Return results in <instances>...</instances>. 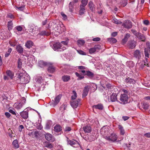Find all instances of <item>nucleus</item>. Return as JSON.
<instances>
[{
    "mask_svg": "<svg viewBox=\"0 0 150 150\" xmlns=\"http://www.w3.org/2000/svg\"><path fill=\"white\" fill-rule=\"evenodd\" d=\"M55 21H51L50 22L48 25V26L47 27V28H51L52 27V28L55 27L54 28V30L55 31L54 33L57 35H58L60 33H62V32L65 30V27L63 24H58L57 25L55 23Z\"/></svg>",
    "mask_w": 150,
    "mask_h": 150,
    "instance_id": "nucleus-1",
    "label": "nucleus"
},
{
    "mask_svg": "<svg viewBox=\"0 0 150 150\" xmlns=\"http://www.w3.org/2000/svg\"><path fill=\"white\" fill-rule=\"evenodd\" d=\"M18 74V77L21 81L24 83H27L29 82L30 77L27 74L21 73Z\"/></svg>",
    "mask_w": 150,
    "mask_h": 150,
    "instance_id": "nucleus-2",
    "label": "nucleus"
},
{
    "mask_svg": "<svg viewBox=\"0 0 150 150\" xmlns=\"http://www.w3.org/2000/svg\"><path fill=\"white\" fill-rule=\"evenodd\" d=\"M104 138L108 141L114 142L117 140L118 137L117 134L113 132L111 133L110 136H106Z\"/></svg>",
    "mask_w": 150,
    "mask_h": 150,
    "instance_id": "nucleus-3",
    "label": "nucleus"
},
{
    "mask_svg": "<svg viewBox=\"0 0 150 150\" xmlns=\"http://www.w3.org/2000/svg\"><path fill=\"white\" fill-rule=\"evenodd\" d=\"M120 102L119 101L120 104H125L128 102V97L127 95L125 93L121 94L120 96Z\"/></svg>",
    "mask_w": 150,
    "mask_h": 150,
    "instance_id": "nucleus-4",
    "label": "nucleus"
},
{
    "mask_svg": "<svg viewBox=\"0 0 150 150\" xmlns=\"http://www.w3.org/2000/svg\"><path fill=\"white\" fill-rule=\"evenodd\" d=\"M26 101L25 98L23 97L20 103H15L13 107L16 109L19 110L22 107L23 105L25 103Z\"/></svg>",
    "mask_w": 150,
    "mask_h": 150,
    "instance_id": "nucleus-5",
    "label": "nucleus"
},
{
    "mask_svg": "<svg viewBox=\"0 0 150 150\" xmlns=\"http://www.w3.org/2000/svg\"><path fill=\"white\" fill-rule=\"evenodd\" d=\"M52 63L46 62L42 60H39L38 61V65L41 68H44L46 66L51 65Z\"/></svg>",
    "mask_w": 150,
    "mask_h": 150,
    "instance_id": "nucleus-6",
    "label": "nucleus"
},
{
    "mask_svg": "<svg viewBox=\"0 0 150 150\" xmlns=\"http://www.w3.org/2000/svg\"><path fill=\"white\" fill-rule=\"evenodd\" d=\"M67 143L74 147H78L80 146L79 142L74 140H68Z\"/></svg>",
    "mask_w": 150,
    "mask_h": 150,
    "instance_id": "nucleus-7",
    "label": "nucleus"
},
{
    "mask_svg": "<svg viewBox=\"0 0 150 150\" xmlns=\"http://www.w3.org/2000/svg\"><path fill=\"white\" fill-rule=\"evenodd\" d=\"M50 46L52 49L55 51H62V50L60 49V43L59 42H55L53 45L50 44Z\"/></svg>",
    "mask_w": 150,
    "mask_h": 150,
    "instance_id": "nucleus-8",
    "label": "nucleus"
},
{
    "mask_svg": "<svg viewBox=\"0 0 150 150\" xmlns=\"http://www.w3.org/2000/svg\"><path fill=\"white\" fill-rule=\"evenodd\" d=\"M68 42L67 41H62L60 43V49L62 51L66 49L67 47Z\"/></svg>",
    "mask_w": 150,
    "mask_h": 150,
    "instance_id": "nucleus-9",
    "label": "nucleus"
},
{
    "mask_svg": "<svg viewBox=\"0 0 150 150\" xmlns=\"http://www.w3.org/2000/svg\"><path fill=\"white\" fill-rule=\"evenodd\" d=\"M80 101V100L78 99L75 100H71L70 104L72 107L73 108H76L79 105V102Z\"/></svg>",
    "mask_w": 150,
    "mask_h": 150,
    "instance_id": "nucleus-10",
    "label": "nucleus"
},
{
    "mask_svg": "<svg viewBox=\"0 0 150 150\" xmlns=\"http://www.w3.org/2000/svg\"><path fill=\"white\" fill-rule=\"evenodd\" d=\"M20 115L22 118L26 119L28 117V110L25 109L20 113Z\"/></svg>",
    "mask_w": 150,
    "mask_h": 150,
    "instance_id": "nucleus-11",
    "label": "nucleus"
},
{
    "mask_svg": "<svg viewBox=\"0 0 150 150\" xmlns=\"http://www.w3.org/2000/svg\"><path fill=\"white\" fill-rule=\"evenodd\" d=\"M122 25L127 29L130 28L132 26V23L130 21H126L124 22Z\"/></svg>",
    "mask_w": 150,
    "mask_h": 150,
    "instance_id": "nucleus-12",
    "label": "nucleus"
},
{
    "mask_svg": "<svg viewBox=\"0 0 150 150\" xmlns=\"http://www.w3.org/2000/svg\"><path fill=\"white\" fill-rule=\"evenodd\" d=\"M45 136L46 139L48 141L53 142L54 140L53 136L50 134L46 133L45 134Z\"/></svg>",
    "mask_w": 150,
    "mask_h": 150,
    "instance_id": "nucleus-13",
    "label": "nucleus"
},
{
    "mask_svg": "<svg viewBox=\"0 0 150 150\" xmlns=\"http://www.w3.org/2000/svg\"><path fill=\"white\" fill-rule=\"evenodd\" d=\"M28 60L30 64H34L36 63L37 60L33 55H30L28 57Z\"/></svg>",
    "mask_w": 150,
    "mask_h": 150,
    "instance_id": "nucleus-14",
    "label": "nucleus"
},
{
    "mask_svg": "<svg viewBox=\"0 0 150 150\" xmlns=\"http://www.w3.org/2000/svg\"><path fill=\"white\" fill-rule=\"evenodd\" d=\"M100 133L104 137L107 135L108 133V129L107 128L105 127H104L101 128L100 131Z\"/></svg>",
    "mask_w": 150,
    "mask_h": 150,
    "instance_id": "nucleus-15",
    "label": "nucleus"
},
{
    "mask_svg": "<svg viewBox=\"0 0 150 150\" xmlns=\"http://www.w3.org/2000/svg\"><path fill=\"white\" fill-rule=\"evenodd\" d=\"M62 96V95L61 94H59L55 97L53 103V105L54 106L57 105L59 103L61 98Z\"/></svg>",
    "mask_w": 150,
    "mask_h": 150,
    "instance_id": "nucleus-16",
    "label": "nucleus"
},
{
    "mask_svg": "<svg viewBox=\"0 0 150 150\" xmlns=\"http://www.w3.org/2000/svg\"><path fill=\"white\" fill-rule=\"evenodd\" d=\"M37 82L39 83L41 85H45L46 83V81L44 78H43L41 76L38 78L37 80Z\"/></svg>",
    "mask_w": 150,
    "mask_h": 150,
    "instance_id": "nucleus-17",
    "label": "nucleus"
},
{
    "mask_svg": "<svg viewBox=\"0 0 150 150\" xmlns=\"http://www.w3.org/2000/svg\"><path fill=\"white\" fill-rule=\"evenodd\" d=\"M84 139L87 141H92L96 139V137L93 135L86 137Z\"/></svg>",
    "mask_w": 150,
    "mask_h": 150,
    "instance_id": "nucleus-18",
    "label": "nucleus"
},
{
    "mask_svg": "<svg viewBox=\"0 0 150 150\" xmlns=\"http://www.w3.org/2000/svg\"><path fill=\"white\" fill-rule=\"evenodd\" d=\"M117 95L116 93H112L111 96L110 100L112 102H114L116 101L118 102L117 100Z\"/></svg>",
    "mask_w": 150,
    "mask_h": 150,
    "instance_id": "nucleus-19",
    "label": "nucleus"
},
{
    "mask_svg": "<svg viewBox=\"0 0 150 150\" xmlns=\"http://www.w3.org/2000/svg\"><path fill=\"white\" fill-rule=\"evenodd\" d=\"M70 76L68 75H64L62 77V80L65 82H68L70 80Z\"/></svg>",
    "mask_w": 150,
    "mask_h": 150,
    "instance_id": "nucleus-20",
    "label": "nucleus"
},
{
    "mask_svg": "<svg viewBox=\"0 0 150 150\" xmlns=\"http://www.w3.org/2000/svg\"><path fill=\"white\" fill-rule=\"evenodd\" d=\"M53 63L51 65L48 66V67L47 69L48 71L50 73H54L56 70L55 67L52 65Z\"/></svg>",
    "mask_w": 150,
    "mask_h": 150,
    "instance_id": "nucleus-21",
    "label": "nucleus"
},
{
    "mask_svg": "<svg viewBox=\"0 0 150 150\" xmlns=\"http://www.w3.org/2000/svg\"><path fill=\"white\" fill-rule=\"evenodd\" d=\"M89 87L88 86H86L84 87L83 91V97H85L88 94L89 91Z\"/></svg>",
    "mask_w": 150,
    "mask_h": 150,
    "instance_id": "nucleus-22",
    "label": "nucleus"
},
{
    "mask_svg": "<svg viewBox=\"0 0 150 150\" xmlns=\"http://www.w3.org/2000/svg\"><path fill=\"white\" fill-rule=\"evenodd\" d=\"M85 133H89L91 130V127L89 125L86 126L83 128Z\"/></svg>",
    "mask_w": 150,
    "mask_h": 150,
    "instance_id": "nucleus-23",
    "label": "nucleus"
},
{
    "mask_svg": "<svg viewBox=\"0 0 150 150\" xmlns=\"http://www.w3.org/2000/svg\"><path fill=\"white\" fill-rule=\"evenodd\" d=\"M136 46V42L134 41H129L128 43V46L131 49H133Z\"/></svg>",
    "mask_w": 150,
    "mask_h": 150,
    "instance_id": "nucleus-24",
    "label": "nucleus"
},
{
    "mask_svg": "<svg viewBox=\"0 0 150 150\" xmlns=\"http://www.w3.org/2000/svg\"><path fill=\"white\" fill-rule=\"evenodd\" d=\"M85 12V6H83L82 5L80 6V9L79 11V14L80 15H82L84 14Z\"/></svg>",
    "mask_w": 150,
    "mask_h": 150,
    "instance_id": "nucleus-25",
    "label": "nucleus"
},
{
    "mask_svg": "<svg viewBox=\"0 0 150 150\" xmlns=\"http://www.w3.org/2000/svg\"><path fill=\"white\" fill-rule=\"evenodd\" d=\"M118 128L120 131V133L122 135H124L125 134V131L123 127L121 125H119Z\"/></svg>",
    "mask_w": 150,
    "mask_h": 150,
    "instance_id": "nucleus-26",
    "label": "nucleus"
},
{
    "mask_svg": "<svg viewBox=\"0 0 150 150\" xmlns=\"http://www.w3.org/2000/svg\"><path fill=\"white\" fill-rule=\"evenodd\" d=\"M12 144L15 149H18L19 147V145L17 139H15L13 141Z\"/></svg>",
    "mask_w": 150,
    "mask_h": 150,
    "instance_id": "nucleus-27",
    "label": "nucleus"
},
{
    "mask_svg": "<svg viewBox=\"0 0 150 150\" xmlns=\"http://www.w3.org/2000/svg\"><path fill=\"white\" fill-rule=\"evenodd\" d=\"M43 145L45 147L50 149H51L53 147V146L51 144L47 142L46 141L44 142Z\"/></svg>",
    "mask_w": 150,
    "mask_h": 150,
    "instance_id": "nucleus-28",
    "label": "nucleus"
},
{
    "mask_svg": "<svg viewBox=\"0 0 150 150\" xmlns=\"http://www.w3.org/2000/svg\"><path fill=\"white\" fill-rule=\"evenodd\" d=\"M134 55L136 58L139 59L141 57V52L139 50H137L134 52Z\"/></svg>",
    "mask_w": 150,
    "mask_h": 150,
    "instance_id": "nucleus-29",
    "label": "nucleus"
},
{
    "mask_svg": "<svg viewBox=\"0 0 150 150\" xmlns=\"http://www.w3.org/2000/svg\"><path fill=\"white\" fill-rule=\"evenodd\" d=\"M6 73L7 75L11 78V79H12L14 76L13 73L11 71L8 70H7Z\"/></svg>",
    "mask_w": 150,
    "mask_h": 150,
    "instance_id": "nucleus-30",
    "label": "nucleus"
},
{
    "mask_svg": "<svg viewBox=\"0 0 150 150\" xmlns=\"http://www.w3.org/2000/svg\"><path fill=\"white\" fill-rule=\"evenodd\" d=\"M50 33L49 32H47L45 30L42 31L40 32L38 35H41L42 36L46 35L48 36L50 34Z\"/></svg>",
    "mask_w": 150,
    "mask_h": 150,
    "instance_id": "nucleus-31",
    "label": "nucleus"
},
{
    "mask_svg": "<svg viewBox=\"0 0 150 150\" xmlns=\"http://www.w3.org/2000/svg\"><path fill=\"white\" fill-rule=\"evenodd\" d=\"M16 49L17 52L19 53H21L23 52V49L20 45H18L16 46Z\"/></svg>",
    "mask_w": 150,
    "mask_h": 150,
    "instance_id": "nucleus-32",
    "label": "nucleus"
},
{
    "mask_svg": "<svg viewBox=\"0 0 150 150\" xmlns=\"http://www.w3.org/2000/svg\"><path fill=\"white\" fill-rule=\"evenodd\" d=\"M34 25L32 23H30L28 25V30L30 32H33L34 31Z\"/></svg>",
    "mask_w": 150,
    "mask_h": 150,
    "instance_id": "nucleus-33",
    "label": "nucleus"
},
{
    "mask_svg": "<svg viewBox=\"0 0 150 150\" xmlns=\"http://www.w3.org/2000/svg\"><path fill=\"white\" fill-rule=\"evenodd\" d=\"M126 83H132L133 84L135 83V81L134 79L129 77L126 78Z\"/></svg>",
    "mask_w": 150,
    "mask_h": 150,
    "instance_id": "nucleus-34",
    "label": "nucleus"
},
{
    "mask_svg": "<svg viewBox=\"0 0 150 150\" xmlns=\"http://www.w3.org/2000/svg\"><path fill=\"white\" fill-rule=\"evenodd\" d=\"M33 45V42L30 41H28L25 44V46L28 48H30Z\"/></svg>",
    "mask_w": 150,
    "mask_h": 150,
    "instance_id": "nucleus-35",
    "label": "nucleus"
},
{
    "mask_svg": "<svg viewBox=\"0 0 150 150\" xmlns=\"http://www.w3.org/2000/svg\"><path fill=\"white\" fill-rule=\"evenodd\" d=\"M94 109H98L100 110H102L103 109V107L101 104H98L93 106Z\"/></svg>",
    "mask_w": 150,
    "mask_h": 150,
    "instance_id": "nucleus-36",
    "label": "nucleus"
},
{
    "mask_svg": "<svg viewBox=\"0 0 150 150\" xmlns=\"http://www.w3.org/2000/svg\"><path fill=\"white\" fill-rule=\"evenodd\" d=\"M9 43L10 45L12 47L15 46L17 44V42L16 41L12 40H10Z\"/></svg>",
    "mask_w": 150,
    "mask_h": 150,
    "instance_id": "nucleus-37",
    "label": "nucleus"
},
{
    "mask_svg": "<svg viewBox=\"0 0 150 150\" xmlns=\"http://www.w3.org/2000/svg\"><path fill=\"white\" fill-rule=\"evenodd\" d=\"M54 131L57 132H60L61 130V128L59 125H56L54 127Z\"/></svg>",
    "mask_w": 150,
    "mask_h": 150,
    "instance_id": "nucleus-38",
    "label": "nucleus"
},
{
    "mask_svg": "<svg viewBox=\"0 0 150 150\" xmlns=\"http://www.w3.org/2000/svg\"><path fill=\"white\" fill-rule=\"evenodd\" d=\"M73 95H72L71 97V100H76V99L77 97V94L76 92L74 91H73Z\"/></svg>",
    "mask_w": 150,
    "mask_h": 150,
    "instance_id": "nucleus-39",
    "label": "nucleus"
},
{
    "mask_svg": "<svg viewBox=\"0 0 150 150\" xmlns=\"http://www.w3.org/2000/svg\"><path fill=\"white\" fill-rule=\"evenodd\" d=\"M108 41L111 43H115L117 41L116 39L114 38H110L108 39Z\"/></svg>",
    "mask_w": 150,
    "mask_h": 150,
    "instance_id": "nucleus-40",
    "label": "nucleus"
},
{
    "mask_svg": "<svg viewBox=\"0 0 150 150\" xmlns=\"http://www.w3.org/2000/svg\"><path fill=\"white\" fill-rule=\"evenodd\" d=\"M85 42L84 40H79L77 41L78 44L79 46L83 45Z\"/></svg>",
    "mask_w": 150,
    "mask_h": 150,
    "instance_id": "nucleus-41",
    "label": "nucleus"
},
{
    "mask_svg": "<svg viewBox=\"0 0 150 150\" xmlns=\"http://www.w3.org/2000/svg\"><path fill=\"white\" fill-rule=\"evenodd\" d=\"M74 4V3L73 2H71L69 4V11L71 12L73 11Z\"/></svg>",
    "mask_w": 150,
    "mask_h": 150,
    "instance_id": "nucleus-42",
    "label": "nucleus"
},
{
    "mask_svg": "<svg viewBox=\"0 0 150 150\" xmlns=\"http://www.w3.org/2000/svg\"><path fill=\"white\" fill-rule=\"evenodd\" d=\"M137 37L139 39L143 41L144 39V36L140 33H139V34H138V35Z\"/></svg>",
    "mask_w": 150,
    "mask_h": 150,
    "instance_id": "nucleus-43",
    "label": "nucleus"
},
{
    "mask_svg": "<svg viewBox=\"0 0 150 150\" xmlns=\"http://www.w3.org/2000/svg\"><path fill=\"white\" fill-rule=\"evenodd\" d=\"M13 23L11 21H9L8 22V27L9 30L12 29L13 27Z\"/></svg>",
    "mask_w": 150,
    "mask_h": 150,
    "instance_id": "nucleus-44",
    "label": "nucleus"
},
{
    "mask_svg": "<svg viewBox=\"0 0 150 150\" xmlns=\"http://www.w3.org/2000/svg\"><path fill=\"white\" fill-rule=\"evenodd\" d=\"M88 6L90 9L92 11H93L94 8V5L93 3L92 2H89L88 3Z\"/></svg>",
    "mask_w": 150,
    "mask_h": 150,
    "instance_id": "nucleus-45",
    "label": "nucleus"
},
{
    "mask_svg": "<svg viewBox=\"0 0 150 150\" xmlns=\"http://www.w3.org/2000/svg\"><path fill=\"white\" fill-rule=\"evenodd\" d=\"M12 49L11 48H9L8 49L6 53L5 54V57H8L10 55Z\"/></svg>",
    "mask_w": 150,
    "mask_h": 150,
    "instance_id": "nucleus-46",
    "label": "nucleus"
},
{
    "mask_svg": "<svg viewBox=\"0 0 150 150\" xmlns=\"http://www.w3.org/2000/svg\"><path fill=\"white\" fill-rule=\"evenodd\" d=\"M97 48V47H95L90 48L89 51V53L90 54H92L95 51H96Z\"/></svg>",
    "mask_w": 150,
    "mask_h": 150,
    "instance_id": "nucleus-47",
    "label": "nucleus"
},
{
    "mask_svg": "<svg viewBox=\"0 0 150 150\" xmlns=\"http://www.w3.org/2000/svg\"><path fill=\"white\" fill-rule=\"evenodd\" d=\"M142 106L144 109L146 110L148 108L149 105L148 104L146 103H143Z\"/></svg>",
    "mask_w": 150,
    "mask_h": 150,
    "instance_id": "nucleus-48",
    "label": "nucleus"
},
{
    "mask_svg": "<svg viewBox=\"0 0 150 150\" xmlns=\"http://www.w3.org/2000/svg\"><path fill=\"white\" fill-rule=\"evenodd\" d=\"M75 75H76L78 77V78L77 79L78 80H81L84 78V76H81L77 72L75 73Z\"/></svg>",
    "mask_w": 150,
    "mask_h": 150,
    "instance_id": "nucleus-49",
    "label": "nucleus"
},
{
    "mask_svg": "<svg viewBox=\"0 0 150 150\" xmlns=\"http://www.w3.org/2000/svg\"><path fill=\"white\" fill-rule=\"evenodd\" d=\"M130 35L129 34H127L125 37V38L123 40V42L125 43L127 40V39L129 37Z\"/></svg>",
    "mask_w": 150,
    "mask_h": 150,
    "instance_id": "nucleus-50",
    "label": "nucleus"
},
{
    "mask_svg": "<svg viewBox=\"0 0 150 150\" xmlns=\"http://www.w3.org/2000/svg\"><path fill=\"white\" fill-rule=\"evenodd\" d=\"M144 54L146 57L149 58V54L148 49L146 48L144 49Z\"/></svg>",
    "mask_w": 150,
    "mask_h": 150,
    "instance_id": "nucleus-51",
    "label": "nucleus"
},
{
    "mask_svg": "<svg viewBox=\"0 0 150 150\" xmlns=\"http://www.w3.org/2000/svg\"><path fill=\"white\" fill-rule=\"evenodd\" d=\"M86 74V75L88 76L92 77L93 76V74L89 71H87V72Z\"/></svg>",
    "mask_w": 150,
    "mask_h": 150,
    "instance_id": "nucleus-52",
    "label": "nucleus"
},
{
    "mask_svg": "<svg viewBox=\"0 0 150 150\" xmlns=\"http://www.w3.org/2000/svg\"><path fill=\"white\" fill-rule=\"evenodd\" d=\"M112 21L113 23L117 24H120L121 23L120 21H119L118 20L115 18L113 19Z\"/></svg>",
    "mask_w": 150,
    "mask_h": 150,
    "instance_id": "nucleus-53",
    "label": "nucleus"
},
{
    "mask_svg": "<svg viewBox=\"0 0 150 150\" xmlns=\"http://www.w3.org/2000/svg\"><path fill=\"white\" fill-rule=\"evenodd\" d=\"M82 5L83 6H85L87 5L88 3V0H82L81 1Z\"/></svg>",
    "mask_w": 150,
    "mask_h": 150,
    "instance_id": "nucleus-54",
    "label": "nucleus"
},
{
    "mask_svg": "<svg viewBox=\"0 0 150 150\" xmlns=\"http://www.w3.org/2000/svg\"><path fill=\"white\" fill-rule=\"evenodd\" d=\"M61 14L62 16L63 19L64 20H66L67 19V16L63 12H61Z\"/></svg>",
    "mask_w": 150,
    "mask_h": 150,
    "instance_id": "nucleus-55",
    "label": "nucleus"
},
{
    "mask_svg": "<svg viewBox=\"0 0 150 150\" xmlns=\"http://www.w3.org/2000/svg\"><path fill=\"white\" fill-rule=\"evenodd\" d=\"M71 130V128L69 126H67L65 127L64 129L65 132H69Z\"/></svg>",
    "mask_w": 150,
    "mask_h": 150,
    "instance_id": "nucleus-56",
    "label": "nucleus"
},
{
    "mask_svg": "<svg viewBox=\"0 0 150 150\" xmlns=\"http://www.w3.org/2000/svg\"><path fill=\"white\" fill-rule=\"evenodd\" d=\"M22 65V62L21 61L20 59H18V68L19 69H20L21 68Z\"/></svg>",
    "mask_w": 150,
    "mask_h": 150,
    "instance_id": "nucleus-57",
    "label": "nucleus"
},
{
    "mask_svg": "<svg viewBox=\"0 0 150 150\" xmlns=\"http://www.w3.org/2000/svg\"><path fill=\"white\" fill-rule=\"evenodd\" d=\"M77 52L79 54L81 55H85L86 54L85 52L81 50H78L77 51Z\"/></svg>",
    "mask_w": 150,
    "mask_h": 150,
    "instance_id": "nucleus-58",
    "label": "nucleus"
},
{
    "mask_svg": "<svg viewBox=\"0 0 150 150\" xmlns=\"http://www.w3.org/2000/svg\"><path fill=\"white\" fill-rule=\"evenodd\" d=\"M131 31L132 33H133L136 36L138 35V34H139V33L137 32L136 30H132Z\"/></svg>",
    "mask_w": 150,
    "mask_h": 150,
    "instance_id": "nucleus-59",
    "label": "nucleus"
},
{
    "mask_svg": "<svg viewBox=\"0 0 150 150\" xmlns=\"http://www.w3.org/2000/svg\"><path fill=\"white\" fill-rule=\"evenodd\" d=\"M16 30L19 31H21L22 30V28L20 26H17L16 27Z\"/></svg>",
    "mask_w": 150,
    "mask_h": 150,
    "instance_id": "nucleus-60",
    "label": "nucleus"
},
{
    "mask_svg": "<svg viewBox=\"0 0 150 150\" xmlns=\"http://www.w3.org/2000/svg\"><path fill=\"white\" fill-rule=\"evenodd\" d=\"M17 9L18 10L23 11L24 9V7L23 6H20L19 7H17Z\"/></svg>",
    "mask_w": 150,
    "mask_h": 150,
    "instance_id": "nucleus-61",
    "label": "nucleus"
},
{
    "mask_svg": "<svg viewBox=\"0 0 150 150\" xmlns=\"http://www.w3.org/2000/svg\"><path fill=\"white\" fill-rule=\"evenodd\" d=\"M144 136L147 138H150V132L144 134Z\"/></svg>",
    "mask_w": 150,
    "mask_h": 150,
    "instance_id": "nucleus-62",
    "label": "nucleus"
},
{
    "mask_svg": "<svg viewBox=\"0 0 150 150\" xmlns=\"http://www.w3.org/2000/svg\"><path fill=\"white\" fill-rule=\"evenodd\" d=\"M24 128V127L22 125H20L18 127V130L19 132H21L22 131V129Z\"/></svg>",
    "mask_w": 150,
    "mask_h": 150,
    "instance_id": "nucleus-63",
    "label": "nucleus"
},
{
    "mask_svg": "<svg viewBox=\"0 0 150 150\" xmlns=\"http://www.w3.org/2000/svg\"><path fill=\"white\" fill-rule=\"evenodd\" d=\"M100 40V38L98 37L95 38L93 39V40L94 41H98Z\"/></svg>",
    "mask_w": 150,
    "mask_h": 150,
    "instance_id": "nucleus-64",
    "label": "nucleus"
}]
</instances>
